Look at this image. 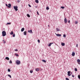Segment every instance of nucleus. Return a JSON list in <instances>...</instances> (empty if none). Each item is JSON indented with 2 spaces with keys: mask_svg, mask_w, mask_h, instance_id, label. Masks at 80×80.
<instances>
[{
  "mask_svg": "<svg viewBox=\"0 0 80 80\" xmlns=\"http://www.w3.org/2000/svg\"><path fill=\"white\" fill-rule=\"evenodd\" d=\"M53 43H51L49 44V45H48V47H50L51 45H52V44H53Z\"/></svg>",
  "mask_w": 80,
  "mask_h": 80,
  "instance_id": "obj_10",
  "label": "nucleus"
},
{
  "mask_svg": "<svg viewBox=\"0 0 80 80\" xmlns=\"http://www.w3.org/2000/svg\"><path fill=\"white\" fill-rule=\"evenodd\" d=\"M15 51H16V52H17V51H18V49H15Z\"/></svg>",
  "mask_w": 80,
  "mask_h": 80,
  "instance_id": "obj_44",
  "label": "nucleus"
},
{
  "mask_svg": "<svg viewBox=\"0 0 80 80\" xmlns=\"http://www.w3.org/2000/svg\"><path fill=\"white\" fill-rule=\"evenodd\" d=\"M61 45L62 46H65V43L62 42L61 43Z\"/></svg>",
  "mask_w": 80,
  "mask_h": 80,
  "instance_id": "obj_16",
  "label": "nucleus"
},
{
  "mask_svg": "<svg viewBox=\"0 0 80 80\" xmlns=\"http://www.w3.org/2000/svg\"><path fill=\"white\" fill-rule=\"evenodd\" d=\"M68 23H70V20L68 21Z\"/></svg>",
  "mask_w": 80,
  "mask_h": 80,
  "instance_id": "obj_41",
  "label": "nucleus"
},
{
  "mask_svg": "<svg viewBox=\"0 0 80 80\" xmlns=\"http://www.w3.org/2000/svg\"><path fill=\"white\" fill-rule=\"evenodd\" d=\"M27 32L25 31L23 32V33H24V35H27Z\"/></svg>",
  "mask_w": 80,
  "mask_h": 80,
  "instance_id": "obj_8",
  "label": "nucleus"
},
{
  "mask_svg": "<svg viewBox=\"0 0 80 80\" xmlns=\"http://www.w3.org/2000/svg\"><path fill=\"white\" fill-rule=\"evenodd\" d=\"M5 59H6V60H10V58H9L8 57H6Z\"/></svg>",
  "mask_w": 80,
  "mask_h": 80,
  "instance_id": "obj_12",
  "label": "nucleus"
},
{
  "mask_svg": "<svg viewBox=\"0 0 80 80\" xmlns=\"http://www.w3.org/2000/svg\"><path fill=\"white\" fill-rule=\"evenodd\" d=\"M48 27H49V25H48Z\"/></svg>",
  "mask_w": 80,
  "mask_h": 80,
  "instance_id": "obj_47",
  "label": "nucleus"
},
{
  "mask_svg": "<svg viewBox=\"0 0 80 80\" xmlns=\"http://www.w3.org/2000/svg\"><path fill=\"white\" fill-rule=\"evenodd\" d=\"M78 23V22L77 21H76L75 22V24H77Z\"/></svg>",
  "mask_w": 80,
  "mask_h": 80,
  "instance_id": "obj_23",
  "label": "nucleus"
},
{
  "mask_svg": "<svg viewBox=\"0 0 80 80\" xmlns=\"http://www.w3.org/2000/svg\"><path fill=\"white\" fill-rule=\"evenodd\" d=\"M38 43H40V40H39V39H38Z\"/></svg>",
  "mask_w": 80,
  "mask_h": 80,
  "instance_id": "obj_35",
  "label": "nucleus"
},
{
  "mask_svg": "<svg viewBox=\"0 0 80 80\" xmlns=\"http://www.w3.org/2000/svg\"><path fill=\"white\" fill-rule=\"evenodd\" d=\"M8 5V8H10V7H11V6H12V5H11V4H9Z\"/></svg>",
  "mask_w": 80,
  "mask_h": 80,
  "instance_id": "obj_9",
  "label": "nucleus"
},
{
  "mask_svg": "<svg viewBox=\"0 0 80 80\" xmlns=\"http://www.w3.org/2000/svg\"><path fill=\"white\" fill-rule=\"evenodd\" d=\"M37 14H38V15H39V13H38V12H37Z\"/></svg>",
  "mask_w": 80,
  "mask_h": 80,
  "instance_id": "obj_43",
  "label": "nucleus"
},
{
  "mask_svg": "<svg viewBox=\"0 0 80 80\" xmlns=\"http://www.w3.org/2000/svg\"><path fill=\"white\" fill-rule=\"evenodd\" d=\"M9 63H12V61L11 60H10L9 62Z\"/></svg>",
  "mask_w": 80,
  "mask_h": 80,
  "instance_id": "obj_26",
  "label": "nucleus"
},
{
  "mask_svg": "<svg viewBox=\"0 0 80 80\" xmlns=\"http://www.w3.org/2000/svg\"><path fill=\"white\" fill-rule=\"evenodd\" d=\"M2 33L3 37H5V36H6V32L5 31H3L2 32Z\"/></svg>",
  "mask_w": 80,
  "mask_h": 80,
  "instance_id": "obj_1",
  "label": "nucleus"
},
{
  "mask_svg": "<svg viewBox=\"0 0 80 80\" xmlns=\"http://www.w3.org/2000/svg\"><path fill=\"white\" fill-rule=\"evenodd\" d=\"M70 73V71H68V74H69Z\"/></svg>",
  "mask_w": 80,
  "mask_h": 80,
  "instance_id": "obj_38",
  "label": "nucleus"
},
{
  "mask_svg": "<svg viewBox=\"0 0 80 80\" xmlns=\"http://www.w3.org/2000/svg\"><path fill=\"white\" fill-rule=\"evenodd\" d=\"M76 47H78V44H77L76 46Z\"/></svg>",
  "mask_w": 80,
  "mask_h": 80,
  "instance_id": "obj_45",
  "label": "nucleus"
},
{
  "mask_svg": "<svg viewBox=\"0 0 80 80\" xmlns=\"http://www.w3.org/2000/svg\"><path fill=\"white\" fill-rule=\"evenodd\" d=\"M61 8H62V9H64L65 8V7H61Z\"/></svg>",
  "mask_w": 80,
  "mask_h": 80,
  "instance_id": "obj_24",
  "label": "nucleus"
},
{
  "mask_svg": "<svg viewBox=\"0 0 80 80\" xmlns=\"http://www.w3.org/2000/svg\"><path fill=\"white\" fill-rule=\"evenodd\" d=\"M8 72H10V69H8Z\"/></svg>",
  "mask_w": 80,
  "mask_h": 80,
  "instance_id": "obj_36",
  "label": "nucleus"
},
{
  "mask_svg": "<svg viewBox=\"0 0 80 80\" xmlns=\"http://www.w3.org/2000/svg\"><path fill=\"white\" fill-rule=\"evenodd\" d=\"M35 70L37 72L38 71H39V70H40V69L39 68H37Z\"/></svg>",
  "mask_w": 80,
  "mask_h": 80,
  "instance_id": "obj_15",
  "label": "nucleus"
},
{
  "mask_svg": "<svg viewBox=\"0 0 80 80\" xmlns=\"http://www.w3.org/2000/svg\"><path fill=\"white\" fill-rule=\"evenodd\" d=\"M66 80H69V79L68 78H66Z\"/></svg>",
  "mask_w": 80,
  "mask_h": 80,
  "instance_id": "obj_37",
  "label": "nucleus"
},
{
  "mask_svg": "<svg viewBox=\"0 0 80 80\" xmlns=\"http://www.w3.org/2000/svg\"><path fill=\"white\" fill-rule=\"evenodd\" d=\"M72 77H73V78H74V77H75V76H74V75H72Z\"/></svg>",
  "mask_w": 80,
  "mask_h": 80,
  "instance_id": "obj_42",
  "label": "nucleus"
},
{
  "mask_svg": "<svg viewBox=\"0 0 80 80\" xmlns=\"http://www.w3.org/2000/svg\"><path fill=\"white\" fill-rule=\"evenodd\" d=\"M30 73H33V70L30 71Z\"/></svg>",
  "mask_w": 80,
  "mask_h": 80,
  "instance_id": "obj_32",
  "label": "nucleus"
},
{
  "mask_svg": "<svg viewBox=\"0 0 80 80\" xmlns=\"http://www.w3.org/2000/svg\"><path fill=\"white\" fill-rule=\"evenodd\" d=\"M42 62H44V63H46V61L45 60H42Z\"/></svg>",
  "mask_w": 80,
  "mask_h": 80,
  "instance_id": "obj_19",
  "label": "nucleus"
},
{
  "mask_svg": "<svg viewBox=\"0 0 80 80\" xmlns=\"http://www.w3.org/2000/svg\"><path fill=\"white\" fill-rule=\"evenodd\" d=\"M28 33H33V32H32V30H28Z\"/></svg>",
  "mask_w": 80,
  "mask_h": 80,
  "instance_id": "obj_5",
  "label": "nucleus"
},
{
  "mask_svg": "<svg viewBox=\"0 0 80 80\" xmlns=\"http://www.w3.org/2000/svg\"><path fill=\"white\" fill-rule=\"evenodd\" d=\"M13 37H15V34H13L12 35Z\"/></svg>",
  "mask_w": 80,
  "mask_h": 80,
  "instance_id": "obj_30",
  "label": "nucleus"
},
{
  "mask_svg": "<svg viewBox=\"0 0 80 80\" xmlns=\"http://www.w3.org/2000/svg\"><path fill=\"white\" fill-rule=\"evenodd\" d=\"M24 30H25V28H23L21 29V32H22L23 31H24Z\"/></svg>",
  "mask_w": 80,
  "mask_h": 80,
  "instance_id": "obj_11",
  "label": "nucleus"
},
{
  "mask_svg": "<svg viewBox=\"0 0 80 80\" xmlns=\"http://www.w3.org/2000/svg\"><path fill=\"white\" fill-rule=\"evenodd\" d=\"M6 7H8V5H7V4H6Z\"/></svg>",
  "mask_w": 80,
  "mask_h": 80,
  "instance_id": "obj_46",
  "label": "nucleus"
},
{
  "mask_svg": "<svg viewBox=\"0 0 80 80\" xmlns=\"http://www.w3.org/2000/svg\"><path fill=\"white\" fill-rule=\"evenodd\" d=\"M15 55H16V56H17V57H18V54H16L15 53Z\"/></svg>",
  "mask_w": 80,
  "mask_h": 80,
  "instance_id": "obj_31",
  "label": "nucleus"
},
{
  "mask_svg": "<svg viewBox=\"0 0 80 80\" xmlns=\"http://www.w3.org/2000/svg\"><path fill=\"white\" fill-rule=\"evenodd\" d=\"M56 35L57 37H61L62 36V35L59 34H56Z\"/></svg>",
  "mask_w": 80,
  "mask_h": 80,
  "instance_id": "obj_4",
  "label": "nucleus"
},
{
  "mask_svg": "<svg viewBox=\"0 0 80 80\" xmlns=\"http://www.w3.org/2000/svg\"><path fill=\"white\" fill-rule=\"evenodd\" d=\"M71 74H72V72L71 73Z\"/></svg>",
  "mask_w": 80,
  "mask_h": 80,
  "instance_id": "obj_49",
  "label": "nucleus"
},
{
  "mask_svg": "<svg viewBox=\"0 0 80 80\" xmlns=\"http://www.w3.org/2000/svg\"><path fill=\"white\" fill-rule=\"evenodd\" d=\"M68 75L69 76V77H70V76L71 75V74H68Z\"/></svg>",
  "mask_w": 80,
  "mask_h": 80,
  "instance_id": "obj_33",
  "label": "nucleus"
},
{
  "mask_svg": "<svg viewBox=\"0 0 80 80\" xmlns=\"http://www.w3.org/2000/svg\"><path fill=\"white\" fill-rule=\"evenodd\" d=\"M46 10H49V7H47Z\"/></svg>",
  "mask_w": 80,
  "mask_h": 80,
  "instance_id": "obj_27",
  "label": "nucleus"
},
{
  "mask_svg": "<svg viewBox=\"0 0 80 80\" xmlns=\"http://www.w3.org/2000/svg\"><path fill=\"white\" fill-rule=\"evenodd\" d=\"M56 30L57 32H59V31H60V29H59L58 28H56Z\"/></svg>",
  "mask_w": 80,
  "mask_h": 80,
  "instance_id": "obj_7",
  "label": "nucleus"
},
{
  "mask_svg": "<svg viewBox=\"0 0 80 80\" xmlns=\"http://www.w3.org/2000/svg\"><path fill=\"white\" fill-rule=\"evenodd\" d=\"M11 24V23L10 22H8L7 24H6V25H10Z\"/></svg>",
  "mask_w": 80,
  "mask_h": 80,
  "instance_id": "obj_18",
  "label": "nucleus"
},
{
  "mask_svg": "<svg viewBox=\"0 0 80 80\" xmlns=\"http://www.w3.org/2000/svg\"><path fill=\"white\" fill-rule=\"evenodd\" d=\"M74 70H75L76 72H77V68H75Z\"/></svg>",
  "mask_w": 80,
  "mask_h": 80,
  "instance_id": "obj_29",
  "label": "nucleus"
},
{
  "mask_svg": "<svg viewBox=\"0 0 80 80\" xmlns=\"http://www.w3.org/2000/svg\"><path fill=\"white\" fill-rule=\"evenodd\" d=\"M16 63L17 65H20L21 63L20 61L18 60H17L16 61Z\"/></svg>",
  "mask_w": 80,
  "mask_h": 80,
  "instance_id": "obj_3",
  "label": "nucleus"
},
{
  "mask_svg": "<svg viewBox=\"0 0 80 80\" xmlns=\"http://www.w3.org/2000/svg\"><path fill=\"white\" fill-rule=\"evenodd\" d=\"M35 1V2H36V3H38V0H36Z\"/></svg>",
  "mask_w": 80,
  "mask_h": 80,
  "instance_id": "obj_20",
  "label": "nucleus"
},
{
  "mask_svg": "<svg viewBox=\"0 0 80 80\" xmlns=\"http://www.w3.org/2000/svg\"><path fill=\"white\" fill-rule=\"evenodd\" d=\"M8 77H9L10 78H12V76L10 74H8Z\"/></svg>",
  "mask_w": 80,
  "mask_h": 80,
  "instance_id": "obj_22",
  "label": "nucleus"
},
{
  "mask_svg": "<svg viewBox=\"0 0 80 80\" xmlns=\"http://www.w3.org/2000/svg\"><path fill=\"white\" fill-rule=\"evenodd\" d=\"M27 16L28 17H29V18H30V15H29V14H27Z\"/></svg>",
  "mask_w": 80,
  "mask_h": 80,
  "instance_id": "obj_17",
  "label": "nucleus"
},
{
  "mask_svg": "<svg viewBox=\"0 0 80 80\" xmlns=\"http://www.w3.org/2000/svg\"><path fill=\"white\" fill-rule=\"evenodd\" d=\"M30 12H31V11H30Z\"/></svg>",
  "mask_w": 80,
  "mask_h": 80,
  "instance_id": "obj_48",
  "label": "nucleus"
},
{
  "mask_svg": "<svg viewBox=\"0 0 80 80\" xmlns=\"http://www.w3.org/2000/svg\"><path fill=\"white\" fill-rule=\"evenodd\" d=\"M75 53H74V52H73L72 53V57H74V56H75Z\"/></svg>",
  "mask_w": 80,
  "mask_h": 80,
  "instance_id": "obj_13",
  "label": "nucleus"
},
{
  "mask_svg": "<svg viewBox=\"0 0 80 80\" xmlns=\"http://www.w3.org/2000/svg\"><path fill=\"white\" fill-rule=\"evenodd\" d=\"M67 22V18H64V22L65 23H66Z\"/></svg>",
  "mask_w": 80,
  "mask_h": 80,
  "instance_id": "obj_6",
  "label": "nucleus"
},
{
  "mask_svg": "<svg viewBox=\"0 0 80 80\" xmlns=\"http://www.w3.org/2000/svg\"><path fill=\"white\" fill-rule=\"evenodd\" d=\"M14 7V9L16 11H17L18 10V6H13Z\"/></svg>",
  "mask_w": 80,
  "mask_h": 80,
  "instance_id": "obj_2",
  "label": "nucleus"
},
{
  "mask_svg": "<svg viewBox=\"0 0 80 80\" xmlns=\"http://www.w3.org/2000/svg\"><path fill=\"white\" fill-rule=\"evenodd\" d=\"M2 42H3V43H4V44H5V43H6V41H5V40H2Z\"/></svg>",
  "mask_w": 80,
  "mask_h": 80,
  "instance_id": "obj_14",
  "label": "nucleus"
},
{
  "mask_svg": "<svg viewBox=\"0 0 80 80\" xmlns=\"http://www.w3.org/2000/svg\"><path fill=\"white\" fill-rule=\"evenodd\" d=\"M63 37L64 38H66V35H65V34H63Z\"/></svg>",
  "mask_w": 80,
  "mask_h": 80,
  "instance_id": "obj_25",
  "label": "nucleus"
},
{
  "mask_svg": "<svg viewBox=\"0 0 80 80\" xmlns=\"http://www.w3.org/2000/svg\"><path fill=\"white\" fill-rule=\"evenodd\" d=\"M10 35H13V31H12L10 33Z\"/></svg>",
  "mask_w": 80,
  "mask_h": 80,
  "instance_id": "obj_21",
  "label": "nucleus"
},
{
  "mask_svg": "<svg viewBox=\"0 0 80 80\" xmlns=\"http://www.w3.org/2000/svg\"><path fill=\"white\" fill-rule=\"evenodd\" d=\"M17 2H18V3H19V2H20V1L19 0H18L17 1Z\"/></svg>",
  "mask_w": 80,
  "mask_h": 80,
  "instance_id": "obj_40",
  "label": "nucleus"
},
{
  "mask_svg": "<svg viewBox=\"0 0 80 80\" xmlns=\"http://www.w3.org/2000/svg\"><path fill=\"white\" fill-rule=\"evenodd\" d=\"M78 78H79V79H80V75H78Z\"/></svg>",
  "mask_w": 80,
  "mask_h": 80,
  "instance_id": "obj_34",
  "label": "nucleus"
},
{
  "mask_svg": "<svg viewBox=\"0 0 80 80\" xmlns=\"http://www.w3.org/2000/svg\"><path fill=\"white\" fill-rule=\"evenodd\" d=\"M77 62L78 63H79V62H80V59H78L77 60Z\"/></svg>",
  "mask_w": 80,
  "mask_h": 80,
  "instance_id": "obj_28",
  "label": "nucleus"
},
{
  "mask_svg": "<svg viewBox=\"0 0 80 80\" xmlns=\"http://www.w3.org/2000/svg\"><path fill=\"white\" fill-rule=\"evenodd\" d=\"M28 5L29 7H32V6H31V5H30V4Z\"/></svg>",
  "mask_w": 80,
  "mask_h": 80,
  "instance_id": "obj_39",
  "label": "nucleus"
}]
</instances>
